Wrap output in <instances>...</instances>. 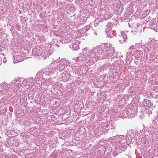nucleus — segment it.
Wrapping results in <instances>:
<instances>
[{
  "instance_id": "obj_3",
  "label": "nucleus",
  "mask_w": 158,
  "mask_h": 158,
  "mask_svg": "<svg viewBox=\"0 0 158 158\" xmlns=\"http://www.w3.org/2000/svg\"><path fill=\"white\" fill-rule=\"evenodd\" d=\"M65 63L66 61L64 59L61 60L59 64L60 71H62L65 68Z\"/></svg>"
},
{
  "instance_id": "obj_6",
  "label": "nucleus",
  "mask_w": 158,
  "mask_h": 158,
  "mask_svg": "<svg viewBox=\"0 0 158 158\" xmlns=\"http://www.w3.org/2000/svg\"><path fill=\"white\" fill-rule=\"evenodd\" d=\"M143 52L140 50L136 51L135 53V55L137 58H140L142 56Z\"/></svg>"
},
{
  "instance_id": "obj_1",
  "label": "nucleus",
  "mask_w": 158,
  "mask_h": 158,
  "mask_svg": "<svg viewBox=\"0 0 158 158\" xmlns=\"http://www.w3.org/2000/svg\"><path fill=\"white\" fill-rule=\"evenodd\" d=\"M101 51H102V50H100V48L98 47H97L92 49V53L91 54L92 56H94L98 55Z\"/></svg>"
},
{
  "instance_id": "obj_5",
  "label": "nucleus",
  "mask_w": 158,
  "mask_h": 158,
  "mask_svg": "<svg viewBox=\"0 0 158 158\" xmlns=\"http://www.w3.org/2000/svg\"><path fill=\"white\" fill-rule=\"evenodd\" d=\"M143 106L145 107H150L152 106L153 104L151 103L150 101L145 99L143 102Z\"/></svg>"
},
{
  "instance_id": "obj_17",
  "label": "nucleus",
  "mask_w": 158,
  "mask_h": 158,
  "mask_svg": "<svg viewBox=\"0 0 158 158\" xmlns=\"http://www.w3.org/2000/svg\"><path fill=\"white\" fill-rule=\"evenodd\" d=\"M126 63L127 64V65L129 64L130 63V61L129 59L127 58H126Z\"/></svg>"
},
{
  "instance_id": "obj_13",
  "label": "nucleus",
  "mask_w": 158,
  "mask_h": 158,
  "mask_svg": "<svg viewBox=\"0 0 158 158\" xmlns=\"http://www.w3.org/2000/svg\"><path fill=\"white\" fill-rule=\"evenodd\" d=\"M7 88H8V85L7 84H5V85H4V87L3 89H5V90H6V91H7L8 92V91H9L11 89L9 88L7 89Z\"/></svg>"
},
{
  "instance_id": "obj_8",
  "label": "nucleus",
  "mask_w": 158,
  "mask_h": 158,
  "mask_svg": "<svg viewBox=\"0 0 158 158\" xmlns=\"http://www.w3.org/2000/svg\"><path fill=\"white\" fill-rule=\"evenodd\" d=\"M23 60V58L21 59L19 58V56H15L14 57V62L15 63L19 62H21Z\"/></svg>"
},
{
  "instance_id": "obj_4",
  "label": "nucleus",
  "mask_w": 158,
  "mask_h": 158,
  "mask_svg": "<svg viewBox=\"0 0 158 158\" xmlns=\"http://www.w3.org/2000/svg\"><path fill=\"white\" fill-rule=\"evenodd\" d=\"M110 49L109 51L107 52V53H106V54H107L108 55V56L102 57L103 58L104 57V58H108V57H109L111 55L114 54V48L111 47H110Z\"/></svg>"
},
{
  "instance_id": "obj_7",
  "label": "nucleus",
  "mask_w": 158,
  "mask_h": 158,
  "mask_svg": "<svg viewBox=\"0 0 158 158\" xmlns=\"http://www.w3.org/2000/svg\"><path fill=\"white\" fill-rule=\"evenodd\" d=\"M150 28H154L156 26V21L152 19L150 22Z\"/></svg>"
},
{
  "instance_id": "obj_10",
  "label": "nucleus",
  "mask_w": 158,
  "mask_h": 158,
  "mask_svg": "<svg viewBox=\"0 0 158 158\" xmlns=\"http://www.w3.org/2000/svg\"><path fill=\"white\" fill-rule=\"evenodd\" d=\"M112 25L111 23H108L106 26V31H110L112 29Z\"/></svg>"
},
{
  "instance_id": "obj_11",
  "label": "nucleus",
  "mask_w": 158,
  "mask_h": 158,
  "mask_svg": "<svg viewBox=\"0 0 158 158\" xmlns=\"http://www.w3.org/2000/svg\"><path fill=\"white\" fill-rule=\"evenodd\" d=\"M110 45L108 46L107 45H106L104 47V49L106 51V53L104 52V54H106L107 52L109 51L110 49Z\"/></svg>"
},
{
  "instance_id": "obj_15",
  "label": "nucleus",
  "mask_w": 158,
  "mask_h": 158,
  "mask_svg": "<svg viewBox=\"0 0 158 158\" xmlns=\"http://www.w3.org/2000/svg\"><path fill=\"white\" fill-rule=\"evenodd\" d=\"M123 11L122 7H119L117 10L118 13V14H120Z\"/></svg>"
},
{
  "instance_id": "obj_9",
  "label": "nucleus",
  "mask_w": 158,
  "mask_h": 158,
  "mask_svg": "<svg viewBox=\"0 0 158 158\" xmlns=\"http://www.w3.org/2000/svg\"><path fill=\"white\" fill-rule=\"evenodd\" d=\"M126 143H124L123 144H121L120 145L119 147L122 151H124L126 149L127 146Z\"/></svg>"
},
{
  "instance_id": "obj_16",
  "label": "nucleus",
  "mask_w": 158,
  "mask_h": 158,
  "mask_svg": "<svg viewBox=\"0 0 158 158\" xmlns=\"http://www.w3.org/2000/svg\"><path fill=\"white\" fill-rule=\"evenodd\" d=\"M149 12V11L148 10H146L143 13V15L144 16V17L145 16V15H147L148 14Z\"/></svg>"
},
{
  "instance_id": "obj_12",
  "label": "nucleus",
  "mask_w": 158,
  "mask_h": 158,
  "mask_svg": "<svg viewBox=\"0 0 158 158\" xmlns=\"http://www.w3.org/2000/svg\"><path fill=\"white\" fill-rule=\"evenodd\" d=\"M73 47L74 49L76 50L79 48V46L77 44L74 43L73 45Z\"/></svg>"
},
{
  "instance_id": "obj_14",
  "label": "nucleus",
  "mask_w": 158,
  "mask_h": 158,
  "mask_svg": "<svg viewBox=\"0 0 158 158\" xmlns=\"http://www.w3.org/2000/svg\"><path fill=\"white\" fill-rule=\"evenodd\" d=\"M111 31H106V32L107 33V36H108L109 37L111 38L113 37V35L112 34H111Z\"/></svg>"
},
{
  "instance_id": "obj_2",
  "label": "nucleus",
  "mask_w": 158,
  "mask_h": 158,
  "mask_svg": "<svg viewBox=\"0 0 158 158\" xmlns=\"http://www.w3.org/2000/svg\"><path fill=\"white\" fill-rule=\"evenodd\" d=\"M127 35L125 34H121V36H120L119 42L121 44L124 43L127 41Z\"/></svg>"
},
{
  "instance_id": "obj_18",
  "label": "nucleus",
  "mask_w": 158,
  "mask_h": 158,
  "mask_svg": "<svg viewBox=\"0 0 158 158\" xmlns=\"http://www.w3.org/2000/svg\"><path fill=\"white\" fill-rule=\"evenodd\" d=\"M1 60H2L3 61V62L5 63L6 62V58L5 57H3L2 58V59H1Z\"/></svg>"
}]
</instances>
